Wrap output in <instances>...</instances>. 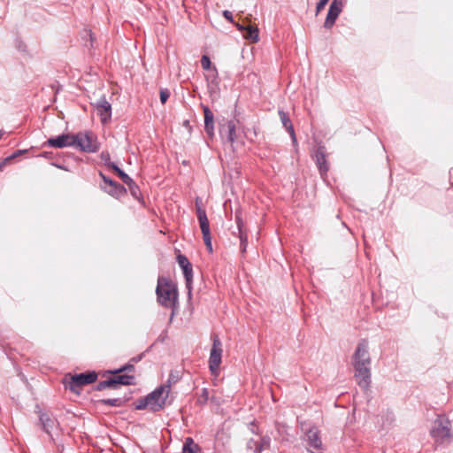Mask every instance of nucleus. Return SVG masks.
<instances>
[{
	"mask_svg": "<svg viewBox=\"0 0 453 453\" xmlns=\"http://www.w3.org/2000/svg\"><path fill=\"white\" fill-rule=\"evenodd\" d=\"M237 28L239 31L241 32H245L246 28H247V26H244V25H237Z\"/></svg>",
	"mask_w": 453,
	"mask_h": 453,
	"instance_id": "obj_44",
	"label": "nucleus"
},
{
	"mask_svg": "<svg viewBox=\"0 0 453 453\" xmlns=\"http://www.w3.org/2000/svg\"><path fill=\"white\" fill-rule=\"evenodd\" d=\"M140 359H141V356H140V357H133V358L131 359V361H133V362H137V361H138V360H140Z\"/></svg>",
	"mask_w": 453,
	"mask_h": 453,
	"instance_id": "obj_48",
	"label": "nucleus"
},
{
	"mask_svg": "<svg viewBox=\"0 0 453 453\" xmlns=\"http://www.w3.org/2000/svg\"><path fill=\"white\" fill-rule=\"evenodd\" d=\"M238 236L240 239L241 250H242V252L244 253L246 251V249L248 246V235H247L246 232H241L240 234H238Z\"/></svg>",
	"mask_w": 453,
	"mask_h": 453,
	"instance_id": "obj_26",
	"label": "nucleus"
},
{
	"mask_svg": "<svg viewBox=\"0 0 453 453\" xmlns=\"http://www.w3.org/2000/svg\"><path fill=\"white\" fill-rule=\"evenodd\" d=\"M236 125L234 120H228L224 125H221L219 133L223 139L227 142L233 144L236 140Z\"/></svg>",
	"mask_w": 453,
	"mask_h": 453,
	"instance_id": "obj_15",
	"label": "nucleus"
},
{
	"mask_svg": "<svg viewBox=\"0 0 453 453\" xmlns=\"http://www.w3.org/2000/svg\"><path fill=\"white\" fill-rule=\"evenodd\" d=\"M169 395H165L163 387H158L144 397H141L134 402L135 410L149 409L152 412H157L165 408Z\"/></svg>",
	"mask_w": 453,
	"mask_h": 453,
	"instance_id": "obj_2",
	"label": "nucleus"
},
{
	"mask_svg": "<svg viewBox=\"0 0 453 453\" xmlns=\"http://www.w3.org/2000/svg\"><path fill=\"white\" fill-rule=\"evenodd\" d=\"M22 153L21 150H17L11 157H15Z\"/></svg>",
	"mask_w": 453,
	"mask_h": 453,
	"instance_id": "obj_47",
	"label": "nucleus"
},
{
	"mask_svg": "<svg viewBox=\"0 0 453 453\" xmlns=\"http://www.w3.org/2000/svg\"><path fill=\"white\" fill-rule=\"evenodd\" d=\"M329 0H319L318 3H317V6H316V12L317 13H319V12H321V10H323L326 6V4H327Z\"/></svg>",
	"mask_w": 453,
	"mask_h": 453,
	"instance_id": "obj_38",
	"label": "nucleus"
},
{
	"mask_svg": "<svg viewBox=\"0 0 453 453\" xmlns=\"http://www.w3.org/2000/svg\"><path fill=\"white\" fill-rule=\"evenodd\" d=\"M201 447L194 441L191 437H187L185 439L182 453H201Z\"/></svg>",
	"mask_w": 453,
	"mask_h": 453,
	"instance_id": "obj_22",
	"label": "nucleus"
},
{
	"mask_svg": "<svg viewBox=\"0 0 453 453\" xmlns=\"http://www.w3.org/2000/svg\"><path fill=\"white\" fill-rule=\"evenodd\" d=\"M217 79H218V71H217V68L214 66L211 69V73L208 74L207 80H211V83L215 82L217 84Z\"/></svg>",
	"mask_w": 453,
	"mask_h": 453,
	"instance_id": "obj_37",
	"label": "nucleus"
},
{
	"mask_svg": "<svg viewBox=\"0 0 453 453\" xmlns=\"http://www.w3.org/2000/svg\"><path fill=\"white\" fill-rule=\"evenodd\" d=\"M134 365L133 364H127L121 367H119V369H116L114 371H110L109 372L112 373V374H116V373H122L124 372H134Z\"/></svg>",
	"mask_w": 453,
	"mask_h": 453,
	"instance_id": "obj_25",
	"label": "nucleus"
},
{
	"mask_svg": "<svg viewBox=\"0 0 453 453\" xmlns=\"http://www.w3.org/2000/svg\"><path fill=\"white\" fill-rule=\"evenodd\" d=\"M277 426V430L280 433L281 430H284L286 428V426L284 425H280V424H276Z\"/></svg>",
	"mask_w": 453,
	"mask_h": 453,
	"instance_id": "obj_45",
	"label": "nucleus"
},
{
	"mask_svg": "<svg viewBox=\"0 0 453 453\" xmlns=\"http://www.w3.org/2000/svg\"><path fill=\"white\" fill-rule=\"evenodd\" d=\"M127 187L130 190V193L131 195L134 197V198H138L139 196H140V188L139 187L135 184V182L132 180V182L131 183H128L127 184Z\"/></svg>",
	"mask_w": 453,
	"mask_h": 453,
	"instance_id": "obj_27",
	"label": "nucleus"
},
{
	"mask_svg": "<svg viewBox=\"0 0 453 453\" xmlns=\"http://www.w3.org/2000/svg\"><path fill=\"white\" fill-rule=\"evenodd\" d=\"M303 441L306 442L308 450L311 453H313V449H321L322 441L319 432L316 427H311L305 433Z\"/></svg>",
	"mask_w": 453,
	"mask_h": 453,
	"instance_id": "obj_12",
	"label": "nucleus"
},
{
	"mask_svg": "<svg viewBox=\"0 0 453 453\" xmlns=\"http://www.w3.org/2000/svg\"><path fill=\"white\" fill-rule=\"evenodd\" d=\"M177 262L180 267L182 269V273L185 278L186 288L188 290V296L190 298L192 296V283H193V267L188 258L183 255L179 254L177 256Z\"/></svg>",
	"mask_w": 453,
	"mask_h": 453,
	"instance_id": "obj_8",
	"label": "nucleus"
},
{
	"mask_svg": "<svg viewBox=\"0 0 453 453\" xmlns=\"http://www.w3.org/2000/svg\"><path fill=\"white\" fill-rule=\"evenodd\" d=\"M209 400V390L208 388H204L202 389L201 395L198 398V401L200 403L204 404Z\"/></svg>",
	"mask_w": 453,
	"mask_h": 453,
	"instance_id": "obj_33",
	"label": "nucleus"
},
{
	"mask_svg": "<svg viewBox=\"0 0 453 453\" xmlns=\"http://www.w3.org/2000/svg\"><path fill=\"white\" fill-rule=\"evenodd\" d=\"M107 167L113 170L116 173H119V172L121 170L115 163L112 162Z\"/></svg>",
	"mask_w": 453,
	"mask_h": 453,
	"instance_id": "obj_42",
	"label": "nucleus"
},
{
	"mask_svg": "<svg viewBox=\"0 0 453 453\" xmlns=\"http://www.w3.org/2000/svg\"><path fill=\"white\" fill-rule=\"evenodd\" d=\"M99 175L103 179L104 182L105 184H108V186H110L111 184H112L114 182L113 180H111L110 177L104 175L102 172L99 173Z\"/></svg>",
	"mask_w": 453,
	"mask_h": 453,
	"instance_id": "obj_40",
	"label": "nucleus"
},
{
	"mask_svg": "<svg viewBox=\"0 0 453 453\" xmlns=\"http://www.w3.org/2000/svg\"><path fill=\"white\" fill-rule=\"evenodd\" d=\"M180 380V372L178 371H171L165 384L161 385L160 387L164 388V391L166 395H169L172 385L176 384Z\"/></svg>",
	"mask_w": 453,
	"mask_h": 453,
	"instance_id": "obj_21",
	"label": "nucleus"
},
{
	"mask_svg": "<svg viewBox=\"0 0 453 453\" xmlns=\"http://www.w3.org/2000/svg\"><path fill=\"white\" fill-rule=\"evenodd\" d=\"M343 7V0H333L329 10L324 23V27L326 28H331L334 24L335 23V20L337 19L338 16L342 11Z\"/></svg>",
	"mask_w": 453,
	"mask_h": 453,
	"instance_id": "obj_10",
	"label": "nucleus"
},
{
	"mask_svg": "<svg viewBox=\"0 0 453 453\" xmlns=\"http://www.w3.org/2000/svg\"><path fill=\"white\" fill-rule=\"evenodd\" d=\"M200 199H196V215L199 221L201 231L210 230V224L206 215V211L200 205Z\"/></svg>",
	"mask_w": 453,
	"mask_h": 453,
	"instance_id": "obj_17",
	"label": "nucleus"
},
{
	"mask_svg": "<svg viewBox=\"0 0 453 453\" xmlns=\"http://www.w3.org/2000/svg\"><path fill=\"white\" fill-rule=\"evenodd\" d=\"M160 102L165 104L168 98L170 97V90L168 88H161L160 89Z\"/></svg>",
	"mask_w": 453,
	"mask_h": 453,
	"instance_id": "obj_30",
	"label": "nucleus"
},
{
	"mask_svg": "<svg viewBox=\"0 0 453 453\" xmlns=\"http://www.w3.org/2000/svg\"><path fill=\"white\" fill-rule=\"evenodd\" d=\"M96 379L97 373L94 371L75 374L71 377L66 388L73 392H78L81 387L93 383Z\"/></svg>",
	"mask_w": 453,
	"mask_h": 453,
	"instance_id": "obj_7",
	"label": "nucleus"
},
{
	"mask_svg": "<svg viewBox=\"0 0 453 453\" xmlns=\"http://www.w3.org/2000/svg\"><path fill=\"white\" fill-rule=\"evenodd\" d=\"M243 36L250 40L253 42H257L259 40V31L258 28L255 26H247V28L243 34Z\"/></svg>",
	"mask_w": 453,
	"mask_h": 453,
	"instance_id": "obj_23",
	"label": "nucleus"
},
{
	"mask_svg": "<svg viewBox=\"0 0 453 453\" xmlns=\"http://www.w3.org/2000/svg\"><path fill=\"white\" fill-rule=\"evenodd\" d=\"M431 435L436 442H449L452 439L450 421L444 416H438L434 422Z\"/></svg>",
	"mask_w": 453,
	"mask_h": 453,
	"instance_id": "obj_5",
	"label": "nucleus"
},
{
	"mask_svg": "<svg viewBox=\"0 0 453 453\" xmlns=\"http://www.w3.org/2000/svg\"><path fill=\"white\" fill-rule=\"evenodd\" d=\"M97 115L100 117L102 123H106L111 118V105L107 99L103 96L95 104Z\"/></svg>",
	"mask_w": 453,
	"mask_h": 453,
	"instance_id": "obj_14",
	"label": "nucleus"
},
{
	"mask_svg": "<svg viewBox=\"0 0 453 453\" xmlns=\"http://www.w3.org/2000/svg\"><path fill=\"white\" fill-rule=\"evenodd\" d=\"M117 174L126 185L132 182L133 179L128 174H127L123 170H120Z\"/></svg>",
	"mask_w": 453,
	"mask_h": 453,
	"instance_id": "obj_35",
	"label": "nucleus"
},
{
	"mask_svg": "<svg viewBox=\"0 0 453 453\" xmlns=\"http://www.w3.org/2000/svg\"><path fill=\"white\" fill-rule=\"evenodd\" d=\"M203 239L204 243L211 242V236L210 230L202 231Z\"/></svg>",
	"mask_w": 453,
	"mask_h": 453,
	"instance_id": "obj_39",
	"label": "nucleus"
},
{
	"mask_svg": "<svg viewBox=\"0 0 453 453\" xmlns=\"http://www.w3.org/2000/svg\"><path fill=\"white\" fill-rule=\"evenodd\" d=\"M326 150L324 145H319L315 150L313 155V158L316 162V165L319 168V173L322 177L326 175V173L329 170V165L326 161Z\"/></svg>",
	"mask_w": 453,
	"mask_h": 453,
	"instance_id": "obj_13",
	"label": "nucleus"
},
{
	"mask_svg": "<svg viewBox=\"0 0 453 453\" xmlns=\"http://www.w3.org/2000/svg\"><path fill=\"white\" fill-rule=\"evenodd\" d=\"M17 48L21 50V51H26V48L27 46L22 42H19L18 44H17Z\"/></svg>",
	"mask_w": 453,
	"mask_h": 453,
	"instance_id": "obj_43",
	"label": "nucleus"
},
{
	"mask_svg": "<svg viewBox=\"0 0 453 453\" xmlns=\"http://www.w3.org/2000/svg\"><path fill=\"white\" fill-rule=\"evenodd\" d=\"M201 65L204 70H211V62L208 56H206V55L202 56Z\"/></svg>",
	"mask_w": 453,
	"mask_h": 453,
	"instance_id": "obj_32",
	"label": "nucleus"
},
{
	"mask_svg": "<svg viewBox=\"0 0 453 453\" xmlns=\"http://www.w3.org/2000/svg\"><path fill=\"white\" fill-rule=\"evenodd\" d=\"M39 422L42 430L51 438L52 432L58 430L59 423L56 418L47 412H41L39 414Z\"/></svg>",
	"mask_w": 453,
	"mask_h": 453,
	"instance_id": "obj_11",
	"label": "nucleus"
},
{
	"mask_svg": "<svg viewBox=\"0 0 453 453\" xmlns=\"http://www.w3.org/2000/svg\"><path fill=\"white\" fill-rule=\"evenodd\" d=\"M371 363L368 342L363 339L358 342L354 351L352 365L354 369V378L357 385L365 390L370 388L372 382Z\"/></svg>",
	"mask_w": 453,
	"mask_h": 453,
	"instance_id": "obj_1",
	"label": "nucleus"
},
{
	"mask_svg": "<svg viewBox=\"0 0 453 453\" xmlns=\"http://www.w3.org/2000/svg\"><path fill=\"white\" fill-rule=\"evenodd\" d=\"M74 134H62L56 137L49 138L44 143V147L50 148H65V147H74Z\"/></svg>",
	"mask_w": 453,
	"mask_h": 453,
	"instance_id": "obj_9",
	"label": "nucleus"
},
{
	"mask_svg": "<svg viewBox=\"0 0 453 453\" xmlns=\"http://www.w3.org/2000/svg\"><path fill=\"white\" fill-rule=\"evenodd\" d=\"M156 293L157 302L165 308H172V316H173V310L175 309L178 302V291L175 285L171 284L168 279L159 277L157 279Z\"/></svg>",
	"mask_w": 453,
	"mask_h": 453,
	"instance_id": "obj_3",
	"label": "nucleus"
},
{
	"mask_svg": "<svg viewBox=\"0 0 453 453\" xmlns=\"http://www.w3.org/2000/svg\"><path fill=\"white\" fill-rule=\"evenodd\" d=\"M205 245H206V248H207L208 251L211 253L212 252V244H211V242L205 243Z\"/></svg>",
	"mask_w": 453,
	"mask_h": 453,
	"instance_id": "obj_46",
	"label": "nucleus"
},
{
	"mask_svg": "<svg viewBox=\"0 0 453 453\" xmlns=\"http://www.w3.org/2000/svg\"><path fill=\"white\" fill-rule=\"evenodd\" d=\"M271 439L268 436H264L261 438V441H258V447H260V452L264 449H267L270 446Z\"/></svg>",
	"mask_w": 453,
	"mask_h": 453,
	"instance_id": "obj_31",
	"label": "nucleus"
},
{
	"mask_svg": "<svg viewBox=\"0 0 453 453\" xmlns=\"http://www.w3.org/2000/svg\"><path fill=\"white\" fill-rule=\"evenodd\" d=\"M114 376L111 377V380L113 381V388H116L119 385H134V376L129 374L123 373H116Z\"/></svg>",
	"mask_w": 453,
	"mask_h": 453,
	"instance_id": "obj_18",
	"label": "nucleus"
},
{
	"mask_svg": "<svg viewBox=\"0 0 453 453\" xmlns=\"http://www.w3.org/2000/svg\"><path fill=\"white\" fill-rule=\"evenodd\" d=\"M204 115V130L209 136L214 134V115L207 105H203Z\"/></svg>",
	"mask_w": 453,
	"mask_h": 453,
	"instance_id": "obj_16",
	"label": "nucleus"
},
{
	"mask_svg": "<svg viewBox=\"0 0 453 453\" xmlns=\"http://www.w3.org/2000/svg\"><path fill=\"white\" fill-rule=\"evenodd\" d=\"M235 222H236V226H237L238 234H240L241 232H245L243 229L244 223H243L241 216L238 214L235 215Z\"/></svg>",
	"mask_w": 453,
	"mask_h": 453,
	"instance_id": "obj_36",
	"label": "nucleus"
},
{
	"mask_svg": "<svg viewBox=\"0 0 453 453\" xmlns=\"http://www.w3.org/2000/svg\"><path fill=\"white\" fill-rule=\"evenodd\" d=\"M103 188L106 193L114 197H120L127 192L126 188L116 181H114L109 187H104Z\"/></svg>",
	"mask_w": 453,
	"mask_h": 453,
	"instance_id": "obj_20",
	"label": "nucleus"
},
{
	"mask_svg": "<svg viewBox=\"0 0 453 453\" xmlns=\"http://www.w3.org/2000/svg\"><path fill=\"white\" fill-rule=\"evenodd\" d=\"M222 343L217 334L212 336V347L209 357V369L212 375L218 376L222 358Z\"/></svg>",
	"mask_w": 453,
	"mask_h": 453,
	"instance_id": "obj_6",
	"label": "nucleus"
},
{
	"mask_svg": "<svg viewBox=\"0 0 453 453\" xmlns=\"http://www.w3.org/2000/svg\"><path fill=\"white\" fill-rule=\"evenodd\" d=\"M100 403L104 405L120 407L124 404L125 401L122 398L118 397V398L102 399V400H100Z\"/></svg>",
	"mask_w": 453,
	"mask_h": 453,
	"instance_id": "obj_24",
	"label": "nucleus"
},
{
	"mask_svg": "<svg viewBox=\"0 0 453 453\" xmlns=\"http://www.w3.org/2000/svg\"><path fill=\"white\" fill-rule=\"evenodd\" d=\"M247 449L252 450L254 453H260V447H258V441L250 439L247 442Z\"/></svg>",
	"mask_w": 453,
	"mask_h": 453,
	"instance_id": "obj_28",
	"label": "nucleus"
},
{
	"mask_svg": "<svg viewBox=\"0 0 453 453\" xmlns=\"http://www.w3.org/2000/svg\"><path fill=\"white\" fill-rule=\"evenodd\" d=\"M279 115H280V120H281V123H282L283 127L289 133V134H290V136L292 138L293 143L295 145H296L297 141H296V134H295V131H294V127H293L292 122H291L288 113H286L283 111H279Z\"/></svg>",
	"mask_w": 453,
	"mask_h": 453,
	"instance_id": "obj_19",
	"label": "nucleus"
},
{
	"mask_svg": "<svg viewBox=\"0 0 453 453\" xmlns=\"http://www.w3.org/2000/svg\"><path fill=\"white\" fill-rule=\"evenodd\" d=\"M223 16L225 17L226 19L233 22V14L230 11H227V10L224 11Z\"/></svg>",
	"mask_w": 453,
	"mask_h": 453,
	"instance_id": "obj_41",
	"label": "nucleus"
},
{
	"mask_svg": "<svg viewBox=\"0 0 453 453\" xmlns=\"http://www.w3.org/2000/svg\"><path fill=\"white\" fill-rule=\"evenodd\" d=\"M107 388H113V381L109 378L108 380H102L96 385L97 390H104Z\"/></svg>",
	"mask_w": 453,
	"mask_h": 453,
	"instance_id": "obj_29",
	"label": "nucleus"
},
{
	"mask_svg": "<svg viewBox=\"0 0 453 453\" xmlns=\"http://www.w3.org/2000/svg\"><path fill=\"white\" fill-rule=\"evenodd\" d=\"M100 158L105 166H108L111 163L110 153L106 150L101 152Z\"/></svg>",
	"mask_w": 453,
	"mask_h": 453,
	"instance_id": "obj_34",
	"label": "nucleus"
},
{
	"mask_svg": "<svg viewBox=\"0 0 453 453\" xmlns=\"http://www.w3.org/2000/svg\"><path fill=\"white\" fill-rule=\"evenodd\" d=\"M74 147L86 153H95L100 149L97 136L91 131L79 132L74 134Z\"/></svg>",
	"mask_w": 453,
	"mask_h": 453,
	"instance_id": "obj_4",
	"label": "nucleus"
}]
</instances>
